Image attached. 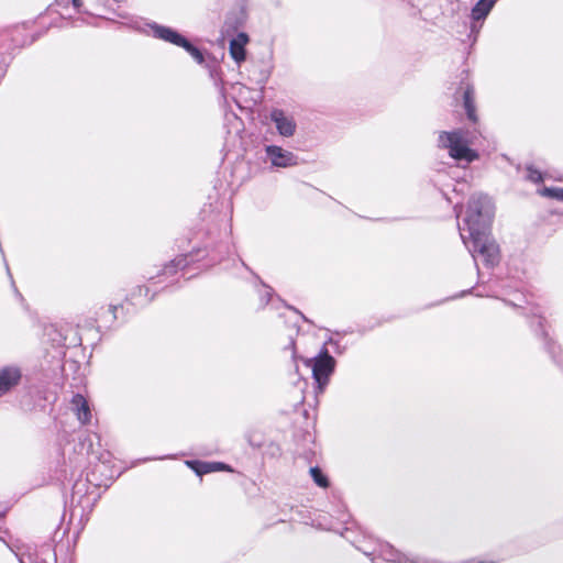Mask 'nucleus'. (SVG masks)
<instances>
[{
	"label": "nucleus",
	"instance_id": "nucleus-1",
	"mask_svg": "<svg viewBox=\"0 0 563 563\" xmlns=\"http://www.w3.org/2000/svg\"><path fill=\"white\" fill-rule=\"evenodd\" d=\"M493 214L490 199L485 195H474L468 202L463 224L459 225L463 243L473 258L479 255L486 265H495L499 261V247L489 235Z\"/></svg>",
	"mask_w": 563,
	"mask_h": 563
},
{
	"label": "nucleus",
	"instance_id": "nucleus-2",
	"mask_svg": "<svg viewBox=\"0 0 563 563\" xmlns=\"http://www.w3.org/2000/svg\"><path fill=\"white\" fill-rule=\"evenodd\" d=\"M474 139V133L464 129L441 131L438 136V146L446 150L450 157L455 159L460 166L466 167L478 158L477 152L471 147Z\"/></svg>",
	"mask_w": 563,
	"mask_h": 563
},
{
	"label": "nucleus",
	"instance_id": "nucleus-3",
	"mask_svg": "<svg viewBox=\"0 0 563 563\" xmlns=\"http://www.w3.org/2000/svg\"><path fill=\"white\" fill-rule=\"evenodd\" d=\"M148 29L151 31V34L158 40L168 42L170 44H174L176 46L185 48L191 57L198 63L202 64L205 58L202 53L191 45L181 34H179L177 31L173 30L172 27L161 25L157 23H151L148 24Z\"/></svg>",
	"mask_w": 563,
	"mask_h": 563
},
{
	"label": "nucleus",
	"instance_id": "nucleus-4",
	"mask_svg": "<svg viewBox=\"0 0 563 563\" xmlns=\"http://www.w3.org/2000/svg\"><path fill=\"white\" fill-rule=\"evenodd\" d=\"M148 29L151 31V34L158 40L168 42L170 44H174L176 46L185 48L191 57L198 63L202 64L205 58L202 53L191 45L181 34H179L177 31L173 30L172 27L161 25L157 23H151L148 24Z\"/></svg>",
	"mask_w": 563,
	"mask_h": 563
},
{
	"label": "nucleus",
	"instance_id": "nucleus-5",
	"mask_svg": "<svg viewBox=\"0 0 563 563\" xmlns=\"http://www.w3.org/2000/svg\"><path fill=\"white\" fill-rule=\"evenodd\" d=\"M306 365L312 368L313 379L319 391L322 393L334 372L335 360L328 353L327 349H323L318 356L306 360Z\"/></svg>",
	"mask_w": 563,
	"mask_h": 563
},
{
	"label": "nucleus",
	"instance_id": "nucleus-6",
	"mask_svg": "<svg viewBox=\"0 0 563 563\" xmlns=\"http://www.w3.org/2000/svg\"><path fill=\"white\" fill-rule=\"evenodd\" d=\"M265 154L273 167L288 168L298 165V157L292 152L280 146L267 145Z\"/></svg>",
	"mask_w": 563,
	"mask_h": 563
},
{
	"label": "nucleus",
	"instance_id": "nucleus-7",
	"mask_svg": "<svg viewBox=\"0 0 563 563\" xmlns=\"http://www.w3.org/2000/svg\"><path fill=\"white\" fill-rule=\"evenodd\" d=\"M271 120L274 122L278 134L283 137H291L297 130V123L292 115L284 110L274 109L271 112Z\"/></svg>",
	"mask_w": 563,
	"mask_h": 563
},
{
	"label": "nucleus",
	"instance_id": "nucleus-8",
	"mask_svg": "<svg viewBox=\"0 0 563 563\" xmlns=\"http://www.w3.org/2000/svg\"><path fill=\"white\" fill-rule=\"evenodd\" d=\"M70 408L81 424H86L91 419L89 405L84 396L76 394L71 398Z\"/></svg>",
	"mask_w": 563,
	"mask_h": 563
},
{
	"label": "nucleus",
	"instance_id": "nucleus-9",
	"mask_svg": "<svg viewBox=\"0 0 563 563\" xmlns=\"http://www.w3.org/2000/svg\"><path fill=\"white\" fill-rule=\"evenodd\" d=\"M21 377L16 367H5L0 369V397L15 386Z\"/></svg>",
	"mask_w": 563,
	"mask_h": 563
},
{
	"label": "nucleus",
	"instance_id": "nucleus-10",
	"mask_svg": "<svg viewBox=\"0 0 563 563\" xmlns=\"http://www.w3.org/2000/svg\"><path fill=\"white\" fill-rule=\"evenodd\" d=\"M186 464L192 468L198 475H203L218 471H229V465L220 463V462H198V461H187Z\"/></svg>",
	"mask_w": 563,
	"mask_h": 563
},
{
	"label": "nucleus",
	"instance_id": "nucleus-11",
	"mask_svg": "<svg viewBox=\"0 0 563 563\" xmlns=\"http://www.w3.org/2000/svg\"><path fill=\"white\" fill-rule=\"evenodd\" d=\"M247 42L249 36L245 33H239L230 42V55L238 64L245 59V45Z\"/></svg>",
	"mask_w": 563,
	"mask_h": 563
},
{
	"label": "nucleus",
	"instance_id": "nucleus-12",
	"mask_svg": "<svg viewBox=\"0 0 563 563\" xmlns=\"http://www.w3.org/2000/svg\"><path fill=\"white\" fill-rule=\"evenodd\" d=\"M462 89L463 106L466 111V115L468 120H471L472 122H476L477 115L475 108L474 88L470 84H466L465 87H462Z\"/></svg>",
	"mask_w": 563,
	"mask_h": 563
},
{
	"label": "nucleus",
	"instance_id": "nucleus-13",
	"mask_svg": "<svg viewBox=\"0 0 563 563\" xmlns=\"http://www.w3.org/2000/svg\"><path fill=\"white\" fill-rule=\"evenodd\" d=\"M494 5L493 0H478L472 9V20L475 22L485 20Z\"/></svg>",
	"mask_w": 563,
	"mask_h": 563
},
{
	"label": "nucleus",
	"instance_id": "nucleus-14",
	"mask_svg": "<svg viewBox=\"0 0 563 563\" xmlns=\"http://www.w3.org/2000/svg\"><path fill=\"white\" fill-rule=\"evenodd\" d=\"M539 195L563 201V188L544 187L538 190Z\"/></svg>",
	"mask_w": 563,
	"mask_h": 563
},
{
	"label": "nucleus",
	"instance_id": "nucleus-15",
	"mask_svg": "<svg viewBox=\"0 0 563 563\" xmlns=\"http://www.w3.org/2000/svg\"><path fill=\"white\" fill-rule=\"evenodd\" d=\"M310 474L314 481V483L320 486V487H328L329 485V482H328V478L327 476L321 472L320 468L318 467H311L310 468Z\"/></svg>",
	"mask_w": 563,
	"mask_h": 563
},
{
	"label": "nucleus",
	"instance_id": "nucleus-16",
	"mask_svg": "<svg viewBox=\"0 0 563 563\" xmlns=\"http://www.w3.org/2000/svg\"><path fill=\"white\" fill-rule=\"evenodd\" d=\"M527 173H528L527 174V178L530 181H532V183H540L542 180V174L539 170H537V169H534L532 167H528L527 168Z\"/></svg>",
	"mask_w": 563,
	"mask_h": 563
},
{
	"label": "nucleus",
	"instance_id": "nucleus-17",
	"mask_svg": "<svg viewBox=\"0 0 563 563\" xmlns=\"http://www.w3.org/2000/svg\"><path fill=\"white\" fill-rule=\"evenodd\" d=\"M184 262H185L184 258H178L177 261H174L170 266H166V269H169L172 266L184 267L185 266Z\"/></svg>",
	"mask_w": 563,
	"mask_h": 563
},
{
	"label": "nucleus",
	"instance_id": "nucleus-18",
	"mask_svg": "<svg viewBox=\"0 0 563 563\" xmlns=\"http://www.w3.org/2000/svg\"><path fill=\"white\" fill-rule=\"evenodd\" d=\"M71 2L74 9L79 10V8L81 7V0H71Z\"/></svg>",
	"mask_w": 563,
	"mask_h": 563
},
{
	"label": "nucleus",
	"instance_id": "nucleus-19",
	"mask_svg": "<svg viewBox=\"0 0 563 563\" xmlns=\"http://www.w3.org/2000/svg\"><path fill=\"white\" fill-rule=\"evenodd\" d=\"M454 210L456 211V214L459 216L460 214V211L457 210V206L454 207Z\"/></svg>",
	"mask_w": 563,
	"mask_h": 563
},
{
	"label": "nucleus",
	"instance_id": "nucleus-20",
	"mask_svg": "<svg viewBox=\"0 0 563 563\" xmlns=\"http://www.w3.org/2000/svg\"><path fill=\"white\" fill-rule=\"evenodd\" d=\"M394 559V554H390V556H388V560H393Z\"/></svg>",
	"mask_w": 563,
	"mask_h": 563
},
{
	"label": "nucleus",
	"instance_id": "nucleus-21",
	"mask_svg": "<svg viewBox=\"0 0 563 563\" xmlns=\"http://www.w3.org/2000/svg\"><path fill=\"white\" fill-rule=\"evenodd\" d=\"M497 0H493V3L495 4Z\"/></svg>",
	"mask_w": 563,
	"mask_h": 563
}]
</instances>
